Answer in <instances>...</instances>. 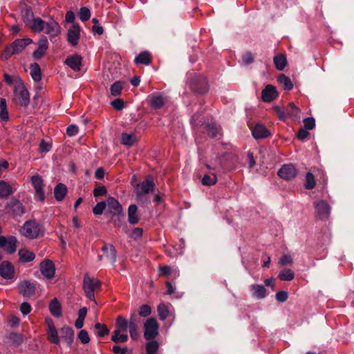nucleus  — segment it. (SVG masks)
Listing matches in <instances>:
<instances>
[{"mask_svg": "<svg viewBox=\"0 0 354 354\" xmlns=\"http://www.w3.org/2000/svg\"><path fill=\"white\" fill-rule=\"evenodd\" d=\"M79 17L82 21H87L91 17L90 10L86 7L81 8L79 12Z\"/></svg>", "mask_w": 354, "mask_h": 354, "instance_id": "6e6d98bb", "label": "nucleus"}, {"mask_svg": "<svg viewBox=\"0 0 354 354\" xmlns=\"http://www.w3.org/2000/svg\"><path fill=\"white\" fill-rule=\"evenodd\" d=\"M316 185L314 175L311 172H307L304 183V187L306 189H313Z\"/></svg>", "mask_w": 354, "mask_h": 354, "instance_id": "a19ab883", "label": "nucleus"}, {"mask_svg": "<svg viewBox=\"0 0 354 354\" xmlns=\"http://www.w3.org/2000/svg\"><path fill=\"white\" fill-rule=\"evenodd\" d=\"M48 48V42L46 37H41L38 41V48L33 52L32 57L35 59H40L44 57Z\"/></svg>", "mask_w": 354, "mask_h": 354, "instance_id": "a211bd4d", "label": "nucleus"}, {"mask_svg": "<svg viewBox=\"0 0 354 354\" xmlns=\"http://www.w3.org/2000/svg\"><path fill=\"white\" fill-rule=\"evenodd\" d=\"M286 112L287 114V118L288 117L297 116L299 113V109L297 108L293 102H290L286 107Z\"/></svg>", "mask_w": 354, "mask_h": 354, "instance_id": "8fccbe9b", "label": "nucleus"}, {"mask_svg": "<svg viewBox=\"0 0 354 354\" xmlns=\"http://www.w3.org/2000/svg\"><path fill=\"white\" fill-rule=\"evenodd\" d=\"M191 90L196 94H204L208 91L206 78L201 75L194 76L190 82Z\"/></svg>", "mask_w": 354, "mask_h": 354, "instance_id": "20e7f679", "label": "nucleus"}, {"mask_svg": "<svg viewBox=\"0 0 354 354\" xmlns=\"http://www.w3.org/2000/svg\"><path fill=\"white\" fill-rule=\"evenodd\" d=\"M17 85L15 86V100L16 104L26 107L30 103V95L28 91L20 77L16 79Z\"/></svg>", "mask_w": 354, "mask_h": 354, "instance_id": "f03ea898", "label": "nucleus"}, {"mask_svg": "<svg viewBox=\"0 0 354 354\" xmlns=\"http://www.w3.org/2000/svg\"><path fill=\"white\" fill-rule=\"evenodd\" d=\"M205 129L207 132V134L212 138L216 137L218 133V129L214 123L207 124L205 126Z\"/></svg>", "mask_w": 354, "mask_h": 354, "instance_id": "5fc2aeb1", "label": "nucleus"}, {"mask_svg": "<svg viewBox=\"0 0 354 354\" xmlns=\"http://www.w3.org/2000/svg\"><path fill=\"white\" fill-rule=\"evenodd\" d=\"M21 15L23 21L26 24V26H28L29 24H30L32 21V20L35 18L34 17V15L31 8L29 6H26L21 10Z\"/></svg>", "mask_w": 354, "mask_h": 354, "instance_id": "7c9ffc66", "label": "nucleus"}, {"mask_svg": "<svg viewBox=\"0 0 354 354\" xmlns=\"http://www.w3.org/2000/svg\"><path fill=\"white\" fill-rule=\"evenodd\" d=\"M253 296L257 299H263L266 296V289L262 285L254 284L252 286Z\"/></svg>", "mask_w": 354, "mask_h": 354, "instance_id": "473e14b6", "label": "nucleus"}, {"mask_svg": "<svg viewBox=\"0 0 354 354\" xmlns=\"http://www.w3.org/2000/svg\"><path fill=\"white\" fill-rule=\"evenodd\" d=\"M316 217L319 220H326L330 213V207L325 201L321 200L314 203Z\"/></svg>", "mask_w": 354, "mask_h": 354, "instance_id": "423d86ee", "label": "nucleus"}, {"mask_svg": "<svg viewBox=\"0 0 354 354\" xmlns=\"http://www.w3.org/2000/svg\"><path fill=\"white\" fill-rule=\"evenodd\" d=\"M82 57L77 54L70 55L65 59L64 63L74 71H80L82 66Z\"/></svg>", "mask_w": 354, "mask_h": 354, "instance_id": "6ab92c4d", "label": "nucleus"}, {"mask_svg": "<svg viewBox=\"0 0 354 354\" xmlns=\"http://www.w3.org/2000/svg\"><path fill=\"white\" fill-rule=\"evenodd\" d=\"M37 283L36 282H30L28 280H24L19 283V292L24 297H30L35 294Z\"/></svg>", "mask_w": 354, "mask_h": 354, "instance_id": "1a4fd4ad", "label": "nucleus"}, {"mask_svg": "<svg viewBox=\"0 0 354 354\" xmlns=\"http://www.w3.org/2000/svg\"><path fill=\"white\" fill-rule=\"evenodd\" d=\"M304 129L312 130L315 127V120L313 118H306L304 120Z\"/></svg>", "mask_w": 354, "mask_h": 354, "instance_id": "680f3d73", "label": "nucleus"}, {"mask_svg": "<svg viewBox=\"0 0 354 354\" xmlns=\"http://www.w3.org/2000/svg\"><path fill=\"white\" fill-rule=\"evenodd\" d=\"M48 339L53 344H58L59 343V339L57 335L56 328H48L47 330Z\"/></svg>", "mask_w": 354, "mask_h": 354, "instance_id": "79ce46f5", "label": "nucleus"}, {"mask_svg": "<svg viewBox=\"0 0 354 354\" xmlns=\"http://www.w3.org/2000/svg\"><path fill=\"white\" fill-rule=\"evenodd\" d=\"M279 96V93L275 86L272 84H268L262 91L261 98L265 102H271L277 99Z\"/></svg>", "mask_w": 354, "mask_h": 354, "instance_id": "ddd939ff", "label": "nucleus"}, {"mask_svg": "<svg viewBox=\"0 0 354 354\" xmlns=\"http://www.w3.org/2000/svg\"><path fill=\"white\" fill-rule=\"evenodd\" d=\"M51 149V145L45 140H42L39 144V150L40 152H48Z\"/></svg>", "mask_w": 354, "mask_h": 354, "instance_id": "774afa93", "label": "nucleus"}, {"mask_svg": "<svg viewBox=\"0 0 354 354\" xmlns=\"http://www.w3.org/2000/svg\"><path fill=\"white\" fill-rule=\"evenodd\" d=\"M135 187L137 199L140 201H147L145 195L149 194L150 192L153 191L155 184L152 176H148L145 180H143L140 184H136Z\"/></svg>", "mask_w": 354, "mask_h": 354, "instance_id": "7ed1b4c3", "label": "nucleus"}, {"mask_svg": "<svg viewBox=\"0 0 354 354\" xmlns=\"http://www.w3.org/2000/svg\"><path fill=\"white\" fill-rule=\"evenodd\" d=\"M274 64L276 68L279 71H282L287 64V60L284 55H278L274 57Z\"/></svg>", "mask_w": 354, "mask_h": 354, "instance_id": "f704fd0d", "label": "nucleus"}, {"mask_svg": "<svg viewBox=\"0 0 354 354\" xmlns=\"http://www.w3.org/2000/svg\"><path fill=\"white\" fill-rule=\"evenodd\" d=\"M67 192V187L63 183H58L54 189V195L55 199L57 201H63Z\"/></svg>", "mask_w": 354, "mask_h": 354, "instance_id": "a878e982", "label": "nucleus"}, {"mask_svg": "<svg viewBox=\"0 0 354 354\" xmlns=\"http://www.w3.org/2000/svg\"><path fill=\"white\" fill-rule=\"evenodd\" d=\"M277 81L283 86L284 90L290 91L293 88L290 79L283 74L278 76Z\"/></svg>", "mask_w": 354, "mask_h": 354, "instance_id": "e433bc0d", "label": "nucleus"}, {"mask_svg": "<svg viewBox=\"0 0 354 354\" xmlns=\"http://www.w3.org/2000/svg\"><path fill=\"white\" fill-rule=\"evenodd\" d=\"M102 251L105 257L112 263L116 261L117 252L112 244L104 243L102 248Z\"/></svg>", "mask_w": 354, "mask_h": 354, "instance_id": "4be33fe9", "label": "nucleus"}, {"mask_svg": "<svg viewBox=\"0 0 354 354\" xmlns=\"http://www.w3.org/2000/svg\"><path fill=\"white\" fill-rule=\"evenodd\" d=\"M124 218V214L123 212H121L119 214L111 215L110 222H111L115 226L120 227Z\"/></svg>", "mask_w": 354, "mask_h": 354, "instance_id": "603ef678", "label": "nucleus"}, {"mask_svg": "<svg viewBox=\"0 0 354 354\" xmlns=\"http://www.w3.org/2000/svg\"><path fill=\"white\" fill-rule=\"evenodd\" d=\"M12 189L10 185L4 180H0V198H3L12 194Z\"/></svg>", "mask_w": 354, "mask_h": 354, "instance_id": "2f4dec72", "label": "nucleus"}, {"mask_svg": "<svg viewBox=\"0 0 354 354\" xmlns=\"http://www.w3.org/2000/svg\"><path fill=\"white\" fill-rule=\"evenodd\" d=\"M106 207V203L105 201H101L97 203V205L93 207V213L96 215H101Z\"/></svg>", "mask_w": 354, "mask_h": 354, "instance_id": "864d4df0", "label": "nucleus"}, {"mask_svg": "<svg viewBox=\"0 0 354 354\" xmlns=\"http://www.w3.org/2000/svg\"><path fill=\"white\" fill-rule=\"evenodd\" d=\"M39 231L40 225L35 221H26L21 229L22 234L30 239H35L37 237Z\"/></svg>", "mask_w": 354, "mask_h": 354, "instance_id": "6e6552de", "label": "nucleus"}, {"mask_svg": "<svg viewBox=\"0 0 354 354\" xmlns=\"http://www.w3.org/2000/svg\"><path fill=\"white\" fill-rule=\"evenodd\" d=\"M19 261L22 263H28L34 260L35 255L32 252L26 249H21L18 252Z\"/></svg>", "mask_w": 354, "mask_h": 354, "instance_id": "c85d7f7f", "label": "nucleus"}, {"mask_svg": "<svg viewBox=\"0 0 354 354\" xmlns=\"http://www.w3.org/2000/svg\"><path fill=\"white\" fill-rule=\"evenodd\" d=\"M80 37V27L78 24H74L67 33V41L73 46L78 44Z\"/></svg>", "mask_w": 354, "mask_h": 354, "instance_id": "f3484780", "label": "nucleus"}, {"mask_svg": "<svg viewBox=\"0 0 354 354\" xmlns=\"http://www.w3.org/2000/svg\"><path fill=\"white\" fill-rule=\"evenodd\" d=\"M159 348L157 341L152 339L146 344L147 354H156Z\"/></svg>", "mask_w": 354, "mask_h": 354, "instance_id": "a18cd8bd", "label": "nucleus"}, {"mask_svg": "<svg viewBox=\"0 0 354 354\" xmlns=\"http://www.w3.org/2000/svg\"><path fill=\"white\" fill-rule=\"evenodd\" d=\"M30 75L35 82L41 80V69L37 63H34L30 65Z\"/></svg>", "mask_w": 354, "mask_h": 354, "instance_id": "c9c22d12", "label": "nucleus"}, {"mask_svg": "<svg viewBox=\"0 0 354 354\" xmlns=\"http://www.w3.org/2000/svg\"><path fill=\"white\" fill-rule=\"evenodd\" d=\"M84 290L86 297L92 300H95V294H94V283L93 278L89 277V275L86 273L84 276Z\"/></svg>", "mask_w": 354, "mask_h": 354, "instance_id": "2eb2a0df", "label": "nucleus"}, {"mask_svg": "<svg viewBox=\"0 0 354 354\" xmlns=\"http://www.w3.org/2000/svg\"><path fill=\"white\" fill-rule=\"evenodd\" d=\"M151 106L155 109H160L165 104V99L161 95H153L151 97Z\"/></svg>", "mask_w": 354, "mask_h": 354, "instance_id": "de8ad7c7", "label": "nucleus"}, {"mask_svg": "<svg viewBox=\"0 0 354 354\" xmlns=\"http://www.w3.org/2000/svg\"><path fill=\"white\" fill-rule=\"evenodd\" d=\"M124 84L125 83L122 81H116L115 82H114L110 88L111 94L113 96H118L120 95Z\"/></svg>", "mask_w": 354, "mask_h": 354, "instance_id": "ea45409f", "label": "nucleus"}, {"mask_svg": "<svg viewBox=\"0 0 354 354\" xmlns=\"http://www.w3.org/2000/svg\"><path fill=\"white\" fill-rule=\"evenodd\" d=\"M159 325L153 317L148 318L144 324V337L147 340H152L158 335Z\"/></svg>", "mask_w": 354, "mask_h": 354, "instance_id": "39448f33", "label": "nucleus"}, {"mask_svg": "<svg viewBox=\"0 0 354 354\" xmlns=\"http://www.w3.org/2000/svg\"><path fill=\"white\" fill-rule=\"evenodd\" d=\"M0 276L5 279H12L15 276V270L12 263L3 261L0 263Z\"/></svg>", "mask_w": 354, "mask_h": 354, "instance_id": "f8f14e48", "label": "nucleus"}, {"mask_svg": "<svg viewBox=\"0 0 354 354\" xmlns=\"http://www.w3.org/2000/svg\"><path fill=\"white\" fill-rule=\"evenodd\" d=\"M157 310L159 318L161 320H165L169 315L168 308L164 304H159Z\"/></svg>", "mask_w": 354, "mask_h": 354, "instance_id": "3c124183", "label": "nucleus"}, {"mask_svg": "<svg viewBox=\"0 0 354 354\" xmlns=\"http://www.w3.org/2000/svg\"><path fill=\"white\" fill-rule=\"evenodd\" d=\"M32 40L30 38L17 39L10 46H8L1 54V58L8 59L11 55L21 53L26 46L31 44Z\"/></svg>", "mask_w": 354, "mask_h": 354, "instance_id": "f257e3e1", "label": "nucleus"}, {"mask_svg": "<svg viewBox=\"0 0 354 354\" xmlns=\"http://www.w3.org/2000/svg\"><path fill=\"white\" fill-rule=\"evenodd\" d=\"M107 213L111 215L119 214L123 212L122 205L115 198L109 196L106 200Z\"/></svg>", "mask_w": 354, "mask_h": 354, "instance_id": "dca6fc26", "label": "nucleus"}, {"mask_svg": "<svg viewBox=\"0 0 354 354\" xmlns=\"http://www.w3.org/2000/svg\"><path fill=\"white\" fill-rule=\"evenodd\" d=\"M292 263V259L291 256L289 254L283 255L279 261V264L281 266L291 265Z\"/></svg>", "mask_w": 354, "mask_h": 354, "instance_id": "052dcab7", "label": "nucleus"}, {"mask_svg": "<svg viewBox=\"0 0 354 354\" xmlns=\"http://www.w3.org/2000/svg\"><path fill=\"white\" fill-rule=\"evenodd\" d=\"M138 207L136 205H131L128 208V221L131 225L138 223Z\"/></svg>", "mask_w": 354, "mask_h": 354, "instance_id": "bb28decb", "label": "nucleus"}, {"mask_svg": "<svg viewBox=\"0 0 354 354\" xmlns=\"http://www.w3.org/2000/svg\"><path fill=\"white\" fill-rule=\"evenodd\" d=\"M273 110L276 112L278 118L280 120L285 121L287 119V114H286V111L282 110V109L279 106H278V105L274 106Z\"/></svg>", "mask_w": 354, "mask_h": 354, "instance_id": "bf43d9fd", "label": "nucleus"}, {"mask_svg": "<svg viewBox=\"0 0 354 354\" xmlns=\"http://www.w3.org/2000/svg\"><path fill=\"white\" fill-rule=\"evenodd\" d=\"M252 133L253 137L257 140L268 138L270 135V133L266 127L261 124H257L252 129Z\"/></svg>", "mask_w": 354, "mask_h": 354, "instance_id": "412c9836", "label": "nucleus"}, {"mask_svg": "<svg viewBox=\"0 0 354 354\" xmlns=\"http://www.w3.org/2000/svg\"><path fill=\"white\" fill-rule=\"evenodd\" d=\"M278 277L281 281H291L294 279L295 274L290 269H284L279 272Z\"/></svg>", "mask_w": 354, "mask_h": 354, "instance_id": "37998d69", "label": "nucleus"}, {"mask_svg": "<svg viewBox=\"0 0 354 354\" xmlns=\"http://www.w3.org/2000/svg\"><path fill=\"white\" fill-rule=\"evenodd\" d=\"M136 141V138L133 133L128 134L123 133L121 135V143L124 145L131 146L135 143Z\"/></svg>", "mask_w": 354, "mask_h": 354, "instance_id": "58836bf2", "label": "nucleus"}, {"mask_svg": "<svg viewBox=\"0 0 354 354\" xmlns=\"http://www.w3.org/2000/svg\"><path fill=\"white\" fill-rule=\"evenodd\" d=\"M49 310L51 315L55 317L62 316V306L57 298H54L49 304Z\"/></svg>", "mask_w": 354, "mask_h": 354, "instance_id": "393cba45", "label": "nucleus"}, {"mask_svg": "<svg viewBox=\"0 0 354 354\" xmlns=\"http://www.w3.org/2000/svg\"><path fill=\"white\" fill-rule=\"evenodd\" d=\"M31 306L28 302H23L20 306V311L24 315L29 314L31 311Z\"/></svg>", "mask_w": 354, "mask_h": 354, "instance_id": "e2e57ef3", "label": "nucleus"}, {"mask_svg": "<svg viewBox=\"0 0 354 354\" xmlns=\"http://www.w3.org/2000/svg\"><path fill=\"white\" fill-rule=\"evenodd\" d=\"M202 183L204 185L211 186L217 182V178L215 174L212 173L210 175L205 174L202 178Z\"/></svg>", "mask_w": 354, "mask_h": 354, "instance_id": "c03bdc74", "label": "nucleus"}, {"mask_svg": "<svg viewBox=\"0 0 354 354\" xmlns=\"http://www.w3.org/2000/svg\"><path fill=\"white\" fill-rule=\"evenodd\" d=\"M40 270L41 274L47 279H51L54 277L55 268L53 262L49 259H45L40 263Z\"/></svg>", "mask_w": 354, "mask_h": 354, "instance_id": "4468645a", "label": "nucleus"}, {"mask_svg": "<svg viewBox=\"0 0 354 354\" xmlns=\"http://www.w3.org/2000/svg\"><path fill=\"white\" fill-rule=\"evenodd\" d=\"M77 338L84 344H86L90 342L88 333L86 330H81L77 335Z\"/></svg>", "mask_w": 354, "mask_h": 354, "instance_id": "4d7b16f0", "label": "nucleus"}, {"mask_svg": "<svg viewBox=\"0 0 354 354\" xmlns=\"http://www.w3.org/2000/svg\"><path fill=\"white\" fill-rule=\"evenodd\" d=\"M46 33L51 38L58 36L60 33V26L59 24L53 20L50 19L45 24Z\"/></svg>", "mask_w": 354, "mask_h": 354, "instance_id": "aec40b11", "label": "nucleus"}, {"mask_svg": "<svg viewBox=\"0 0 354 354\" xmlns=\"http://www.w3.org/2000/svg\"><path fill=\"white\" fill-rule=\"evenodd\" d=\"M277 174L280 178L286 180H290L296 177L297 171L292 164H286L279 169Z\"/></svg>", "mask_w": 354, "mask_h": 354, "instance_id": "9b49d317", "label": "nucleus"}, {"mask_svg": "<svg viewBox=\"0 0 354 354\" xmlns=\"http://www.w3.org/2000/svg\"><path fill=\"white\" fill-rule=\"evenodd\" d=\"M242 59L245 65L250 64L254 62V57L251 52H246L242 56Z\"/></svg>", "mask_w": 354, "mask_h": 354, "instance_id": "69168bd1", "label": "nucleus"}, {"mask_svg": "<svg viewBox=\"0 0 354 354\" xmlns=\"http://www.w3.org/2000/svg\"><path fill=\"white\" fill-rule=\"evenodd\" d=\"M94 327L97 330V336L100 337H104L105 335H107L109 333V328L104 324L96 323Z\"/></svg>", "mask_w": 354, "mask_h": 354, "instance_id": "09e8293b", "label": "nucleus"}, {"mask_svg": "<svg viewBox=\"0 0 354 354\" xmlns=\"http://www.w3.org/2000/svg\"><path fill=\"white\" fill-rule=\"evenodd\" d=\"M31 183L35 192V196L38 197L40 201H44V183L42 178L38 174L34 175L31 177Z\"/></svg>", "mask_w": 354, "mask_h": 354, "instance_id": "9d476101", "label": "nucleus"}, {"mask_svg": "<svg viewBox=\"0 0 354 354\" xmlns=\"http://www.w3.org/2000/svg\"><path fill=\"white\" fill-rule=\"evenodd\" d=\"M121 332L122 331L117 329L113 332L111 340L114 343H124L128 340V335L127 334H120Z\"/></svg>", "mask_w": 354, "mask_h": 354, "instance_id": "72a5a7b5", "label": "nucleus"}, {"mask_svg": "<svg viewBox=\"0 0 354 354\" xmlns=\"http://www.w3.org/2000/svg\"><path fill=\"white\" fill-rule=\"evenodd\" d=\"M111 105L117 111L122 110L124 106L123 100L119 98L114 100L111 102Z\"/></svg>", "mask_w": 354, "mask_h": 354, "instance_id": "0e129e2a", "label": "nucleus"}, {"mask_svg": "<svg viewBox=\"0 0 354 354\" xmlns=\"http://www.w3.org/2000/svg\"><path fill=\"white\" fill-rule=\"evenodd\" d=\"M0 118L3 121H8L9 120L6 100L4 98H0Z\"/></svg>", "mask_w": 354, "mask_h": 354, "instance_id": "4c0bfd02", "label": "nucleus"}, {"mask_svg": "<svg viewBox=\"0 0 354 354\" xmlns=\"http://www.w3.org/2000/svg\"><path fill=\"white\" fill-rule=\"evenodd\" d=\"M151 313V307L147 304H143L139 308L138 314L140 317H146L149 316Z\"/></svg>", "mask_w": 354, "mask_h": 354, "instance_id": "13d9d810", "label": "nucleus"}, {"mask_svg": "<svg viewBox=\"0 0 354 354\" xmlns=\"http://www.w3.org/2000/svg\"><path fill=\"white\" fill-rule=\"evenodd\" d=\"M61 337L65 339L68 346H71L74 340V332L72 328L64 326L59 330Z\"/></svg>", "mask_w": 354, "mask_h": 354, "instance_id": "b1692460", "label": "nucleus"}, {"mask_svg": "<svg viewBox=\"0 0 354 354\" xmlns=\"http://www.w3.org/2000/svg\"><path fill=\"white\" fill-rule=\"evenodd\" d=\"M106 194V189L104 186H99L93 189V195L95 197L104 196Z\"/></svg>", "mask_w": 354, "mask_h": 354, "instance_id": "338daca9", "label": "nucleus"}, {"mask_svg": "<svg viewBox=\"0 0 354 354\" xmlns=\"http://www.w3.org/2000/svg\"><path fill=\"white\" fill-rule=\"evenodd\" d=\"M136 64L149 65L151 62V54L147 51L140 53L134 60Z\"/></svg>", "mask_w": 354, "mask_h": 354, "instance_id": "c756f323", "label": "nucleus"}, {"mask_svg": "<svg viewBox=\"0 0 354 354\" xmlns=\"http://www.w3.org/2000/svg\"><path fill=\"white\" fill-rule=\"evenodd\" d=\"M17 239L14 236H0V248L8 254H13L17 250Z\"/></svg>", "mask_w": 354, "mask_h": 354, "instance_id": "0eeeda50", "label": "nucleus"}, {"mask_svg": "<svg viewBox=\"0 0 354 354\" xmlns=\"http://www.w3.org/2000/svg\"><path fill=\"white\" fill-rule=\"evenodd\" d=\"M45 24L46 22L41 18L37 17L35 18L30 24H29L28 27L34 32H40L45 29Z\"/></svg>", "mask_w": 354, "mask_h": 354, "instance_id": "cd10ccee", "label": "nucleus"}, {"mask_svg": "<svg viewBox=\"0 0 354 354\" xmlns=\"http://www.w3.org/2000/svg\"><path fill=\"white\" fill-rule=\"evenodd\" d=\"M8 206L11 209L12 214L15 216H21L24 212V207L19 200L12 199L8 203Z\"/></svg>", "mask_w": 354, "mask_h": 354, "instance_id": "5701e85b", "label": "nucleus"}, {"mask_svg": "<svg viewBox=\"0 0 354 354\" xmlns=\"http://www.w3.org/2000/svg\"><path fill=\"white\" fill-rule=\"evenodd\" d=\"M117 330H120L122 332L127 331L129 327L127 320L122 316H118L116 319Z\"/></svg>", "mask_w": 354, "mask_h": 354, "instance_id": "49530a36", "label": "nucleus"}]
</instances>
